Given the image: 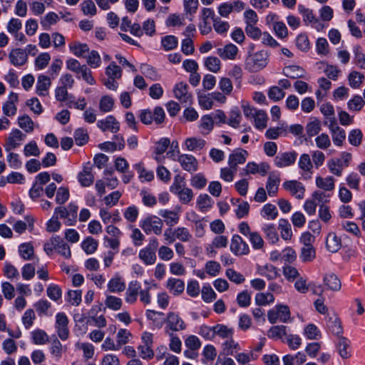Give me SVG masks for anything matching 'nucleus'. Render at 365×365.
<instances>
[{"label": "nucleus", "mask_w": 365, "mask_h": 365, "mask_svg": "<svg viewBox=\"0 0 365 365\" xmlns=\"http://www.w3.org/2000/svg\"><path fill=\"white\" fill-rule=\"evenodd\" d=\"M269 52L260 50L248 55L245 58V69L250 72H258L264 68L269 63Z\"/></svg>", "instance_id": "1"}, {"label": "nucleus", "mask_w": 365, "mask_h": 365, "mask_svg": "<svg viewBox=\"0 0 365 365\" xmlns=\"http://www.w3.org/2000/svg\"><path fill=\"white\" fill-rule=\"evenodd\" d=\"M78 207L73 202L69 203L66 207L59 206L55 208L53 215L58 219H63L66 226H73L77 222Z\"/></svg>", "instance_id": "2"}, {"label": "nucleus", "mask_w": 365, "mask_h": 365, "mask_svg": "<svg viewBox=\"0 0 365 365\" xmlns=\"http://www.w3.org/2000/svg\"><path fill=\"white\" fill-rule=\"evenodd\" d=\"M138 118L141 123L145 125H150L153 122L159 125L164 122L165 113L162 107L157 106L153 111L150 109L140 110Z\"/></svg>", "instance_id": "3"}, {"label": "nucleus", "mask_w": 365, "mask_h": 365, "mask_svg": "<svg viewBox=\"0 0 365 365\" xmlns=\"http://www.w3.org/2000/svg\"><path fill=\"white\" fill-rule=\"evenodd\" d=\"M158 245V240L155 237H153L150 240L148 245L139 251L138 257L144 264L153 265L156 262V250Z\"/></svg>", "instance_id": "4"}, {"label": "nucleus", "mask_w": 365, "mask_h": 365, "mask_svg": "<svg viewBox=\"0 0 365 365\" xmlns=\"http://www.w3.org/2000/svg\"><path fill=\"white\" fill-rule=\"evenodd\" d=\"M140 227L146 235H160L162 233L163 222L160 217L150 215L140 222Z\"/></svg>", "instance_id": "5"}, {"label": "nucleus", "mask_w": 365, "mask_h": 365, "mask_svg": "<svg viewBox=\"0 0 365 365\" xmlns=\"http://www.w3.org/2000/svg\"><path fill=\"white\" fill-rule=\"evenodd\" d=\"M165 323V331L168 335L182 331L186 328L184 320L180 317L179 314L174 312H170L167 314Z\"/></svg>", "instance_id": "6"}, {"label": "nucleus", "mask_w": 365, "mask_h": 365, "mask_svg": "<svg viewBox=\"0 0 365 365\" xmlns=\"http://www.w3.org/2000/svg\"><path fill=\"white\" fill-rule=\"evenodd\" d=\"M290 310L287 305L277 304L267 313V318L271 324H275L277 321L287 323L290 319Z\"/></svg>", "instance_id": "7"}, {"label": "nucleus", "mask_w": 365, "mask_h": 365, "mask_svg": "<svg viewBox=\"0 0 365 365\" xmlns=\"http://www.w3.org/2000/svg\"><path fill=\"white\" fill-rule=\"evenodd\" d=\"M69 319L64 312H58L55 317L54 328L58 337L66 341L69 338Z\"/></svg>", "instance_id": "8"}, {"label": "nucleus", "mask_w": 365, "mask_h": 365, "mask_svg": "<svg viewBox=\"0 0 365 365\" xmlns=\"http://www.w3.org/2000/svg\"><path fill=\"white\" fill-rule=\"evenodd\" d=\"M178 158H174L181 165L182 168L189 173H194L198 168V163L197 159L192 155L180 154L178 150Z\"/></svg>", "instance_id": "9"}, {"label": "nucleus", "mask_w": 365, "mask_h": 365, "mask_svg": "<svg viewBox=\"0 0 365 365\" xmlns=\"http://www.w3.org/2000/svg\"><path fill=\"white\" fill-rule=\"evenodd\" d=\"M175 97L181 103L190 104L192 101V95L188 91V85L184 82L177 83L173 88Z\"/></svg>", "instance_id": "10"}, {"label": "nucleus", "mask_w": 365, "mask_h": 365, "mask_svg": "<svg viewBox=\"0 0 365 365\" xmlns=\"http://www.w3.org/2000/svg\"><path fill=\"white\" fill-rule=\"evenodd\" d=\"M25 138L26 135L24 134L20 130H13L6 139V143L4 144L5 150L7 152L14 150L22 143Z\"/></svg>", "instance_id": "11"}, {"label": "nucleus", "mask_w": 365, "mask_h": 365, "mask_svg": "<svg viewBox=\"0 0 365 365\" xmlns=\"http://www.w3.org/2000/svg\"><path fill=\"white\" fill-rule=\"evenodd\" d=\"M297 157L295 151L280 153L274 158V163L279 168L289 167L294 164Z\"/></svg>", "instance_id": "12"}, {"label": "nucleus", "mask_w": 365, "mask_h": 365, "mask_svg": "<svg viewBox=\"0 0 365 365\" xmlns=\"http://www.w3.org/2000/svg\"><path fill=\"white\" fill-rule=\"evenodd\" d=\"M205 331L212 332V336L217 335L218 336L222 339H227L232 338L234 334V330L232 328H229L226 325L220 324L212 327L205 326L204 328L202 329V332L204 333Z\"/></svg>", "instance_id": "13"}, {"label": "nucleus", "mask_w": 365, "mask_h": 365, "mask_svg": "<svg viewBox=\"0 0 365 365\" xmlns=\"http://www.w3.org/2000/svg\"><path fill=\"white\" fill-rule=\"evenodd\" d=\"M230 250L235 255L240 256L247 255L250 252V248L240 235H235L231 240Z\"/></svg>", "instance_id": "14"}, {"label": "nucleus", "mask_w": 365, "mask_h": 365, "mask_svg": "<svg viewBox=\"0 0 365 365\" xmlns=\"http://www.w3.org/2000/svg\"><path fill=\"white\" fill-rule=\"evenodd\" d=\"M284 189L297 199L304 197L305 187L303 184L297 180H287L282 185Z\"/></svg>", "instance_id": "15"}, {"label": "nucleus", "mask_w": 365, "mask_h": 365, "mask_svg": "<svg viewBox=\"0 0 365 365\" xmlns=\"http://www.w3.org/2000/svg\"><path fill=\"white\" fill-rule=\"evenodd\" d=\"M269 170V165L267 163H261L257 164L255 162H250L247 164L245 168L242 169V175H247L250 174L259 173L261 175L264 176Z\"/></svg>", "instance_id": "16"}, {"label": "nucleus", "mask_w": 365, "mask_h": 365, "mask_svg": "<svg viewBox=\"0 0 365 365\" xmlns=\"http://www.w3.org/2000/svg\"><path fill=\"white\" fill-rule=\"evenodd\" d=\"M248 152L242 148H237L229 155V166L237 170L238 165L244 164L246 162Z\"/></svg>", "instance_id": "17"}, {"label": "nucleus", "mask_w": 365, "mask_h": 365, "mask_svg": "<svg viewBox=\"0 0 365 365\" xmlns=\"http://www.w3.org/2000/svg\"><path fill=\"white\" fill-rule=\"evenodd\" d=\"M92 166L88 163L87 165H84L83 170L78 173L77 178L82 187H89L93 183L95 177L92 173Z\"/></svg>", "instance_id": "18"}, {"label": "nucleus", "mask_w": 365, "mask_h": 365, "mask_svg": "<svg viewBox=\"0 0 365 365\" xmlns=\"http://www.w3.org/2000/svg\"><path fill=\"white\" fill-rule=\"evenodd\" d=\"M97 126L103 132L109 130L115 133L120 130V123L113 115H108L106 118L98 120Z\"/></svg>", "instance_id": "19"}, {"label": "nucleus", "mask_w": 365, "mask_h": 365, "mask_svg": "<svg viewBox=\"0 0 365 365\" xmlns=\"http://www.w3.org/2000/svg\"><path fill=\"white\" fill-rule=\"evenodd\" d=\"M165 287L173 296H180L184 292L185 282L181 279L170 277L166 282Z\"/></svg>", "instance_id": "20"}, {"label": "nucleus", "mask_w": 365, "mask_h": 365, "mask_svg": "<svg viewBox=\"0 0 365 365\" xmlns=\"http://www.w3.org/2000/svg\"><path fill=\"white\" fill-rule=\"evenodd\" d=\"M298 165L302 172V175L304 180H309L312 178L313 164L309 154H302L299 160Z\"/></svg>", "instance_id": "21"}, {"label": "nucleus", "mask_w": 365, "mask_h": 365, "mask_svg": "<svg viewBox=\"0 0 365 365\" xmlns=\"http://www.w3.org/2000/svg\"><path fill=\"white\" fill-rule=\"evenodd\" d=\"M140 289L141 284L138 281L133 280L130 282L125 292V302L130 304H135L137 301Z\"/></svg>", "instance_id": "22"}, {"label": "nucleus", "mask_w": 365, "mask_h": 365, "mask_svg": "<svg viewBox=\"0 0 365 365\" xmlns=\"http://www.w3.org/2000/svg\"><path fill=\"white\" fill-rule=\"evenodd\" d=\"M9 58L11 64L15 66H21L26 63L28 55L24 49L14 48L10 51Z\"/></svg>", "instance_id": "23"}, {"label": "nucleus", "mask_w": 365, "mask_h": 365, "mask_svg": "<svg viewBox=\"0 0 365 365\" xmlns=\"http://www.w3.org/2000/svg\"><path fill=\"white\" fill-rule=\"evenodd\" d=\"M19 101L17 93L11 92L9 96L8 100L2 106L3 113L6 116H13L16 113L17 108L16 103Z\"/></svg>", "instance_id": "24"}, {"label": "nucleus", "mask_w": 365, "mask_h": 365, "mask_svg": "<svg viewBox=\"0 0 365 365\" xmlns=\"http://www.w3.org/2000/svg\"><path fill=\"white\" fill-rule=\"evenodd\" d=\"M323 282L325 288L332 292H339L341 288L340 279L334 273L326 274Z\"/></svg>", "instance_id": "25"}, {"label": "nucleus", "mask_w": 365, "mask_h": 365, "mask_svg": "<svg viewBox=\"0 0 365 365\" xmlns=\"http://www.w3.org/2000/svg\"><path fill=\"white\" fill-rule=\"evenodd\" d=\"M280 183L279 174L271 173H269L266 183V190L270 197L275 196L279 190Z\"/></svg>", "instance_id": "26"}, {"label": "nucleus", "mask_w": 365, "mask_h": 365, "mask_svg": "<svg viewBox=\"0 0 365 365\" xmlns=\"http://www.w3.org/2000/svg\"><path fill=\"white\" fill-rule=\"evenodd\" d=\"M328 128L331 132L334 145L342 146L346 138L345 130L337 125V122L336 124L328 125Z\"/></svg>", "instance_id": "27"}, {"label": "nucleus", "mask_w": 365, "mask_h": 365, "mask_svg": "<svg viewBox=\"0 0 365 365\" xmlns=\"http://www.w3.org/2000/svg\"><path fill=\"white\" fill-rule=\"evenodd\" d=\"M238 48L233 43H228L217 50L218 56L224 60H235L238 53Z\"/></svg>", "instance_id": "28"}, {"label": "nucleus", "mask_w": 365, "mask_h": 365, "mask_svg": "<svg viewBox=\"0 0 365 365\" xmlns=\"http://www.w3.org/2000/svg\"><path fill=\"white\" fill-rule=\"evenodd\" d=\"M51 85V79L45 75H40L38 77L36 92L40 96H46L48 94V89Z\"/></svg>", "instance_id": "29"}, {"label": "nucleus", "mask_w": 365, "mask_h": 365, "mask_svg": "<svg viewBox=\"0 0 365 365\" xmlns=\"http://www.w3.org/2000/svg\"><path fill=\"white\" fill-rule=\"evenodd\" d=\"M326 247L331 253L337 252L341 247V240L335 232H329L326 238Z\"/></svg>", "instance_id": "30"}, {"label": "nucleus", "mask_w": 365, "mask_h": 365, "mask_svg": "<svg viewBox=\"0 0 365 365\" xmlns=\"http://www.w3.org/2000/svg\"><path fill=\"white\" fill-rule=\"evenodd\" d=\"M320 111L326 119L324 122V125L336 124L334 108L330 103H323L320 107Z\"/></svg>", "instance_id": "31"}, {"label": "nucleus", "mask_w": 365, "mask_h": 365, "mask_svg": "<svg viewBox=\"0 0 365 365\" xmlns=\"http://www.w3.org/2000/svg\"><path fill=\"white\" fill-rule=\"evenodd\" d=\"M223 354L226 356H235L240 350V344L233 338L225 340L222 344Z\"/></svg>", "instance_id": "32"}, {"label": "nucleus", "mask_w": 365, "mask_h": 365, "mask_svg": "<svg viewBox=\"0 0 365 365\" xmlns=\"http://www.w3.org/2000/svg\"><path fill=\"white\" fill-rule=\"evenodd\" d=\"M159 215L163 218L164 222L169 227H173L177 225L180 220L179 214L173 210H161L159 212Z\"/></svg>", "instance_id": "33"}, {"label": "nucleus", "mask_w": 365, "mask_h": 365, "mask_svg": "<svg viewBox=\"0 0 365 365\" xmlns=\"http://www.w3.org/2000/svg\"><path fill=\"white\" fill-rule=\"evenodd\" d=\"M283 74L290 78H302L305 76V71L300 66L291 65L283 68Z\"/></svg>", "instance_id": "34"}, {"label": "nucleus", "mask_w": 365, "mask_h": 365, "mask_svg": "<svg viewBox=\"0 0 365 365\" xmlns=\"http://www.w3.org/2000/svg\"><path fill=\"white\" fill-rule=\"evenodd\" d=\"M63 241L58 235L52 236L48 241L45 242L43 250L48 255H50L54 250L57 252Z\"/></svg>", "instance_id": "35"}, {"label": "nucleus", "mask_w": 365, "mask_h": 365, "mask_svg": "<svg viewBox=\"0 0 365 365\" xmlns=\"http://www.w3.org/2000/svg\"><path fill=\"white\" fill-rule=\"evenodd\" d=\"M58 339L57 336H54L49 348L51 354L57 359H60L63 354L66 351V347L62 345Z\"/></svg>", "instance_id": "36"}, {"label": "nucleus", "mask_w": 365, "mask_h": 365, "mask_svg": "<svg viewBox=\"0 0 365 365\" xmlns=\"http://www.w3.org/2000/svg\"><path fill=\"white\" fill-rule=\"evenodd\" d=\"M32 342L36 345H44L49 341L47 333L41 329H34L31 332Z\"/></svg>", "instance_id": "37"}, {"label": "nucleus", "mask_w": 365, "mask_h": 365, "mask_svg": "<svg viewBox=\"0 0 365 365\" xmlns=\"http://www.w3.org/2000/svg\"><path fill=\"white\" fill-rule=\"evenodd\" d=\"M257 273L269 280L274 279L278 276L277 268L272 264H265L257 267Z\"/></svg>", "instance_id": "38"}, {"label": "nucleus", "mask_w": 365, "mask_h": 365, "mask_svg": "<svg viewBox=\"0 0 365 365\" xmlns=\"http://www.w3.org/2000/svg\"><path fill=\"white\" fill-rule=\"evenodd\" d=\"M205 145L206 141L200 138H189L185 140V146L190 151L200 150Z\"/></svg>", "instance_id": "39"}, {"label": "nucleus", "mask_w": 365, "mask_h": 365, "mask_svg": "<svg viewBox=\"0 0 365 365\" xmlns=\"http://www.w3.org/2000/svg\"><path fill=\"white\" fill-rule=\"evenodd\" d=\"M307 135L311 138L317 135L322 130V123L317 118H311L309 122L306 125Z\"/></svg>", "instance_id": "40"}, {"label": "nucleus", "mask_w": 365, "mask_h": 365, "mask_svg": "<svg viewBox=\"0 0 365 365\" xmlns=\"http://www.w3.org/2000/svg\"><path fill=\"white\" fill-rule=\"evenodd\" d=\"M316 185L325 191H331L334 189V179L331 176L322 178L317 176L316 178Z\"/></svg>", "instance_id": "41"}, {"label": "nucleus", "mask_w": 365, "mask_h": 365, "mask_svg": "<svg viewBox=\"0 0 365 365\" xmlns=\"http://www.w3.org/2000/svg\"><path fill=\"white\" fill-rule=\"evenodd\" d=\"M202 135L209 134L214 128V120L210 115H205L200 119L199 125Z\"/></svg>", "instance_id": "42"}, {"label": "nucleus", "mask_w": 365, "mask_h": 365, "mask_svg": "<svg viewBox=\"0 0 365 365\" xmlns=\"http://www.w3.org/2000/svg\"><path fill=\"white\" fill-rule=\"evenodd\" d=\"M262 231L265 235V237L271 243L274 244L279 240L278 233L274 224H264L262 227Z\"/></svg>", "instance_id": "43"}, {"label": "nucleus", "mask_w": 365, "mask_h": 365, "mask_svg": "<svg viewBox=\"0 0 365 365\" xmlns=\"http://www.w3.org/2000/svg\"><path fill=\"white\" fill-rule=\"evenodd\" d=\"M66 68L69 71L76 73V78H79L80 75L84 71L85 68H87V65H81L80 62L75 58H69L66 61Z\"/></svg>", "instance_id": "44"}, {"label": "nucleus", "mask_w": 365, "mask_h": 365, "mask_svg": "<svg viewBox=\"0 0 365 365\" xmlns=\"http://www.w3.org/2000/svg\"><path fill=\"white\" fill-rule=\"evenodd\" d=\"M287 335V327L284 325L272 327L267 331V336L273 339H282Z\"/></svg>", "instance_id": "45"}, {"label": "nucleus", "mask_w": 365, "mask_h": 365, "mask_svg": "<svg viewBox=\"0 0 365 365\" xmlns=\"http://www.w3.org/2000/svg\"><path fill=\"white\" fill-rule=\"evenodd\" d=\"M204 65L207 70L212 73H218L221 69V61L216 56H208L205 59Z\"/></svg>", "instance_id": "46"}, {"label": "nucleus", "mask_w": 365, "mask_h": 365, "mask_svg": "<svg viewBox=\"0 0 365 365\" xmlns=\"http://www.w3.org/2000/svg\"><path fill=\"white\" fill-rule=\"evenodd\" d=\"M108 288L110 292H122L125 289V284L120 277H115L108 282Z\"/></svg>", "instance_id": "47"}, {"label": "nucleus", "mask_w": 365, "mask_h": 365, "mask_svg": "<svg viewBox=\"0 0 365 365\" xmlns=\"http://www.w3.org/2000/svg\"><path fill=\"white\" fill-rule=\"evenodd\" d=\"M65 299L71 306L77 307L81 304L82 300V291L69 290L67 292Z\"/></svg>", "instance_id": "48"}, {"label": "nucleus", "mask_w": 365, "mask_h": 365, "mask_svg": "<svg viewBox=\"0 0 365 365\" xmlns=\"http://www.w3.org/2000/svg\"><path fill=\"white\" fill-rule=\"evenodd\" d=\"M261 216L267 220H274L278 216L277 207L271 203L264 205L260 212Z\"/></svg>", "instance_id": "49"}, {"label": "nucleus", "mask_w": 365, "mask_h": 365, "mask_svg": "<svg viewBox=\"0 0 365 365\" xmlns=\"http://www.w3.org/2000/svg\"><path fill=\"white\" fill-rule=\"evenodd\" d=\"M279 229L280 230L281 237L284 240H289L292 236L291 225L286 219L279 220Z\"/></svg>", "instance_id": "50"}, {"label": "nucleus", "mask_w": 365, "mask_h": 365, "mask_svg": "<svg viewBox=\"0 0 365 365\" xmlns=\"http://www.w3.org/2000/svg\"><path fill=\"white\" fill-rule=\"evenodd\" d=\"M174 234L176 240L182 242H188L192 238V235L189 230L185 227H178L175 228Z\"/></svg>", "instance_id": "51"}, {"label": "nucleus", "mask_w": 365, "mask_h": 365, "mask_svg": "<svg viewBox=\"0 0 365 365\" xmlns=\"http://www.w3.org/2000/svg\"><path fill=\"white\" fill-rule=\"evenodd\" d=\"M70 50L77 57H84L88 53L89 48L87 44L79 42H73L69 45Z\"/></svg>", "instance_id": "52"}, {"label": "nucleus", "mask_w": 365, "mask_h": 365, "mask_svg": "<svg viewBox=\"0 0 365 365\" xmlns=\"http://www.w3.org/2000/svg\"><path fill=\"white\" fill-rule=\"evenodd\" d=\"M364 79V76L356 71H351L348 76L349 85L353 88H360Z\"/></svg>", "instance_id": "53"}, {"label": "nucleus", "mask_w": 365, "mask_h": 365, "mask_svg": "<svg viewBox=\"0 0 365 365\" xmlns=\"http://www.w3.org/2000/svg\"><path fill=\"white\" fill-rule=\"evenodd\" d=\"M114 139H120V143L116 144L115 142H106L102 144L101 148L107 151L122 150L125 147V141L123 137L120 135H116L114 136Z\"/></svg>", "instance_id": "54"}, {"label": "nucleus", "mask_w": 365, "mask_h": 365, "mask_svg": "<svg viewBox=\"0 0 365 365\" xmlns=\"http://www.w3.org/2000/svg\"><path fill=\"white\" fill-rule=\"evenodd\" d=\"M98 245V241L91 237H86L81 243L82 249L88 255L95 252L97 250Z\"/></svg>", "instance_id": "55"}, {"label": "nucleus", "mask_w": 365, "mask_h": 365, "mask_svg": "<svg viewBox=\"0 0 365 365\" xmlns=\"http://www.w3.org/2000/svg\"><path fill=\"white\" fill-rule=\"evenodd\" d=\"M178 44V38L173 35H168L162 38L161 46L165 51H170L177 48Z\"/></svg>", "instance_id": "56"}, {"label": "nucleus", "mask_w": 365, "mask_h": 365, "mask_svg": "<svg viewBox=\"0 0 365 365\" xmlns=\"http://www.w3.org/2000/svg\"><path fill=\"white\" fill-rule=\"evenodd\" d=\"M241 119L242 115L240 111L237 108L232 109L229 113V118L227 120V124L234 128H237L240 124Z\"/></svg>", "instance_id": "57"}, {"label": "nucleus", "mask_w": 365, "mask_h": 365, "mask_svg": "<svg viewBox=\"0 0 365 365\" xmlns=\"http://www.w3.org/2000/svg\"><path fill=\"white\" fill-rule=\"evenodd\" d=\"M135 169L138 171L139 174V178L143 181L150 182L153 180L154 174L152 171L147 170L143 164L141 163H137L134 165Z\"/></svg>", "instance_id": "58"}, {"label": "nucleus", "mask_w": 365, "mask_h": 365, "mask_svg": "<svg viewBox=\"0 0 365 365\" xmlns=\"http://www.w3.org/2000/svg\"><path fill=\"white\" fill-rule=\"evenodd\" d=\"M255 299L257 305L263 306L273 303L274 297L270 292H261L256 294Z\"/></svg>", "instance_id": "59"}, {"label": "nucleus", "mask_w": 365, "mask_h": 365, "mask_svg": "<svg viewBox=\"0 0 365 365\" xmlns=\"http://www.w3.org/2000/svg\"><path fill=\"white\" fill-rule=\"evenodd\" d=\"M46 294L51 300L57 302L62 297V290L58 285L51 284L47 287Z\"/></svg>", "instance_id": "60"}, {"label": "nucleus", "mask_w": 365, "mask_h": 365, "mask_svg": "<svg viewBox=\"0 0 365 365\" xmlns=\"http://www.w3.org/2000/svg\"><path fill=\"white\" fill-rule=\"evenodd\" d=\"M203 359H202V363L207 364L208 361H212L217 356L216 349L213 345H206L202 351Z\"/></svg>", "instance_id": "61"}, {"label": "nucleus", "mask_w": 365, "mask_h": 365, "mask_svg": "<svg viewBox=\"0 0 365 365\" xmlns=\"http://www.w3.org/2000/svg\"><path fill=\"white\" fill-rule=\"evenodd\" d=\"M339 354L343 359H348L350 356V353L348 351L349 346V341L345 337H340L338 343Z\"/></svg>", "instance_id": "62"}, {"label": "nucleus", "mask_w": 365, "mask_h": 365, "mask_svg": "<svg viewBox=\"0 0 365 365\" xmlns=\"http://www.w3.org/2000/svg\"><path fill=\"white\" fill-rule=\"evenodd\" d=\"M114 106V100L109 96H103L99 102V109L103 113H108L112 110Z\"/></svg>", "instance_id": "63"}, {"label": "nucleus", "mask_w": 365, "mask_h": 365, "mask_svg": "<svg viewBox=\"0 0 365 365\" xmlns=\"http://www.w3.org/2000/svg\"><path fill=\"white\" fill-rule=\"evenodd\" d=\"M354 63L361 69H365V54L361 51V47L359 45L354 47Z\"/></svg>", "instance_id": "64"}]
</instances>
